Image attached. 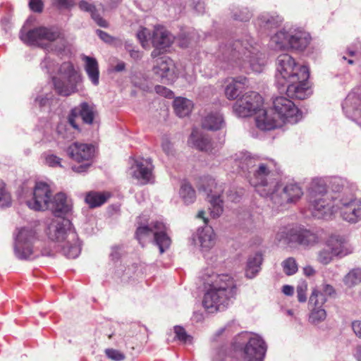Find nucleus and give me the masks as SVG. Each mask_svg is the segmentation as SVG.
Wrapping results in <instances>:
<instances>
[{"label": "nucleus", "mask_w": 361, "mask_h": 361, "mask_svg": "<svg viewBox=\"0 0 361 361\" xmlns=\"http://www.w3.org/2000/svg\"><path fill=\"white\" fill-rule=\"evenodd\" d=\"M345 286L348 288L354 287L361 283V269L356 268L350 270L343 279Z\"/></svg>", "instance_id": "obj_37"}, {"label": "nucleus", "mask_w": 361, "mask_h": 361, "mask_svg": "<svg viewBox=\"0 0 361 361\" xmlns=\"http://www.w3.org/2000/svg\"><path fill=\"white\" fill-rule=\"evenodd\" d=\"M328 298L325 297L324 293H322L318 289H313L309 300V306L314 307H322L323 305L327 301Z\"/></svg>", "instance_id": "obj_39"}, {"label": "nucleus", "mask_w": 361, "mask_h": 361, "mask_svg": "<svg viewBox=\"0 0 361 361\" xmlns=\"http://www.w3.org/2000/svg\"><path fill=\"white\" fill-rule=\"evenodd\" d=\"M207 200L211 204V214L214 218L219 217L223 212L222 200L220 195H208Z\"/></svg>", "instance_id": "obj_38"}, {"label": "nucleus", "mask_w": 361, "mask_h": 361, "mask_svg": "<svg viewBox=\"0 0 361 361\" xmlns=\"http://www.w3.org/2000/svg\"><path fill=\"white\" fill-rule=\"evenodd\" d=\"M334 257L335 256L329 248L322 249L318 252L317 259L323 264H328L333 260Z\"/></svg>", "instance_id": "obj_46"}, {"label": "nucleus", "mask_w": 361, "mask_h": 361, "mask_svg": "<svg viewBox=\"0 0 361 361\" xmlns=\"http://www.w3.org/2000/svg\"><path fill=\"white\" fill-rule=\"evenodd\" d=\"M281 265L284 273L288 276L293 275L298 271V264L293 257H288L285 259Z\"/></svg>", "instance_id": "obj_43"}, {"label": "nucleus", "mask_w": 361, "mask_h": 361, "mask_svg": "<svg viewBox=\"0 0 361 361\" xmlns=\"http://www.w3.org/2000/svg\"><path fill=\"white\" fill-rule=\"evenodd\" d=\"M149 226L153 232V240L162 254L171 245V239L166 233V226L160 221L152 222Z\"/></svg>", "instance_id": "obj_22"}, {"label": "nucleus", "mask_w": 361, "mask_h": 361, "mask_svg": "<svg viewBox=\"0 0 361 361\" xmlns=\"http://www.w3.org/2000/svg\"><path fill=\"white\" fill-rule=\"evenodd\" d=\"M35 231L32 229L22 228L19 229L15 238L14 252L20 259H30L34 254L33 243Z\"/></svg>", "instance_id": "obj_12"}, {"label": "nucleus", "mask_w": 361, "mask_h": 361, "mask_svg": "<svg viewBox=\"0 0 361 361\" xmlns=\"http://www.w3.org/2000/svg\"><path fill=\"white\" fill-rule=\"evenodd\" d=\"M189 144L196 147L200 151L205 152L207 153L213 152V143L210 138L205 135H197V132L193 130L188 140Z\"/></svg>", "instance_id": "obj_26"}, {"label": "nucleus", "mask_w": 361, "mask_h": 361, "mask_svg": "<svg viewBox=\"0 0 361 361\" xmlns=\"http://www.w3.org/2000/svg\"><path fill=\"white\" fill-rule=\"evenodd\" d=\"M290 35V34L283 30L276 32L271 38L272 46H274L276 49H284L289 47Z\"/></svg>", "instance_id": "obj_34"}, {"label": "nucleus", "mask_w": 361, "mask_h": 361, "mask_svg": "<svg viewBox=\"0 0 361 361\" xmlns=\"http://www.w3.org/2000/svg\"><path fill=\"white\" fill-rule=\"evenodd\" d=\"M29 8L35 13H42L44 9V3L42 0H30Z\"/></svg>", "instance_id": "obj_51"}, {"label": "nucleus", "mask_w": 361, "mask_h": 361, "mask_svg": "<svg viewBox=\"0 0 361 361\" xmlns=\"http://www.w3.org/2000/svg\"><path fill=\"white\" fill-rule=\"evenodd\" d=\"M307 289V283L305 281L301 282L298 285L296 292L298 300L300 302H305L307 300L306 291Z\"/></svg>", "instance_id": "obj_50"}, {"label": "nucleus", "mask_w": 361, "mask_h": 361, "mask_svg": "<svg viewBox=\"0 0 361 361\" xmlns=\"http://www.w3.org/2000/svg\"><path fill=\"white\" fill-rule=\"evenodd\" d=\"M75 4V0H51V5L57 9H70Z\"/></svg>", "instance_id": "obj_48"}, {"label": "nucleus", "mask_w": 361, "mask_h": 361, "mask_svg": "<svg viewBox=\"0 0 361 361\" xmlns=\"http://www.w3.org/2000/svg\"><path fill=\"white\" fill-rule=\"evenodd\" d=\"M192 1H193L192 4H194L195 10L198 13H204V2L201 1H197V2H195V0H192Z\"/></svg>", "instance_id": "obj_62"}, {"label": "nucleus", "mask_w": 361, "mask_h": 361, "mask_svg": "<svg viewBox=\"0 0 361 361\" xmlns=\"http://www.w3.org/2000/svg\"><path fill=\"white\" fill-rule=\"evenodd\" d=\"M311 313L309 317V321L313 324H318L323 322L326 317V310L322 307H310Z\"/></svg>", "instance_id": "obj_40"}, {"label": "nucleus", "mask_w": 361, "mask_h": 361, "mask_svg": "<svg viewBox=\"0 0 361 361\" xmlns=\"http://www.w3.org/2000/svg\"><path fill=\"white\" fill-rule=\"evenodd\" d=\"M123 254V247L121 246L115 245L111 247L110 257L114 261L118 260Z\"/></svg>", "instance_id": "obj_53"}, {"label": "nucleus", "mask_w": 361, "mask_h": 361, "mask_svg": "<svg viewBox=\"0 0 361 361\" xmlns=\"http://www.w3.org/2000/svg\"><path fill=\"white\" fill-rule=\"evenodd\" d=\"M276 80L278 85L286 87L289 97L305 99L308 90L309 69L305 66L296 63L288 54H280L276 59Z\"/></svg>", "instance_id": "obj_4"}, {"label": "nucleus", "mask_w": 361, "mask_h": 361, "mask_svg": "<svg viewBox=\"0 0 361 361\" xmlns=\"http://www.w3.org/2000/svg\"><path fill=\"white\" fill-rule=\"evenodd\" d=\"M153 235L152 228L149 226H139L135 232V237L140 244L147 238H151Z\"/></svg>", "instance_id": "obj_44"}, {"label": "nucleus", "mask_w": 361, "mask_h": 361, "mask_svg": "<svg viewBox=\"0 0 361 361\" xmlns=\"http://www.w3.org/2000/svg\"><path fill=\"white\" fill-rule=\"evenodd\" d=\"M322 293H324L325 297H332L336 294L334 288L329 284H322L319 289Z\"/></svg>", "instance_id": "obj_52"}, {"label": "nucleus", "mask_w": 361, "mask_h": 361, "mask_svg": "<svg viewBox=\"0 0 361 361\" xmlns=\"http://www.w3.org/2000/svg\"><path fill=\"white\" fill-rule=\"evenodd\" d=\"M289 47L298 51H303L309 44L310 37L308 33L299 30L289 36Z\"/></svg>", "instance_id": "obj_28"}, {"label": "nucleus", "mask_w": 361, "mask_h": 361, "mask_svg": "<svg viewBox=\"0 0 361 361\" xmlns=\"http://www.w3.org/2000/svg\"><path fill=\"white\" fill-rule=\"evenodd\" d=\"M91 166V164L87 163L85 164H81L80 166H72V169L73 171L77 173H82L87 171V169Z\"/></svg>", "instance_id": "obj_61"}, {"label": "nucleus", "mask_w": 361, "mask_h": 361, "mask_svg": "<svg viewBox=\"0 0 361 361\" xmlns=\"http://www.w3.org/2000/svg\"><path fill=\"white\" fill-rule=\"evenodd\" d=\"M80 81V76L71 62L63 63L59 68L58 75L53 78L56 92L63 97L76 92Z\"/></svg>", "instance_id": "obj_9"}, {"label": "nucleus", "mask_w": 361, "mask_h": 361, "mask_svg": "<svg viewBox=\"0 0 361 361\" xmlns=\"http://www.w3.org/2000/svg\"><path fill=\"white\" fill-rule=\"evenodd\" d=\"M352 328L355 335L361 338V321H355L352 323Z\"/></svg>", "instance_id": "obj_60"}, {"label": "nucleus", "mask_w": 361, "mask_h": 361, "mask_svg": "<svg viewBox=\"0 0 361 361\" xmlns=\"http://www.w3.org/2000/svg\"><path fill=\"white\" fill-rule=\"evenodd\" d=\"M68 155L73 160L80 162L90 160L94 152L93 145L74 142L67 148Z\"/></svg>", "instance_id": "obj_20"}, {"label": "nucleus", "mask_w": 361, "mask_h": 361, "mask_svg": "<svg viewBox=\"0 0 361 361\" xmlns=\"http://www.w3.org/2000/svg\"><path fill=\"white\" fill-rule=\"evenodd\" d=\"M149 35V30L147 28H142L137 33V37L140 40L142 46L145 47V43L147 40V37Z\"/></svg>", "instance_id": "obj_55"}, {"label": "nucleus", "mask_w": 361, "mask_h": 361, "mask_svg": "<svg viewBox=\"0 0 361 361\" xmlns=\"http://www.w3.org/2000/svg\"><path fill=\"white\" fill-rule=\"evenodd\" d=\"M109 197L107 193L90 191L87 193L85 201L90 208H95L104 204Z\"/></svg>", "instance_id": "obj_33"}, {"label": "nucleus", "mask_w": 361, "mask_h": 361, "mask_svg": "<svg viewBox=\"0 0 361 361\" xmlns=\"http://www.w3.org/2000/svg\"><path fill=\"white\" fill-rule=\"evenodd\" d=\"M224 126V120L221 114L218 112L208 114L202 120L203 128L209 130H217Z\"/></svg>", "instance_id": "obj_30"}, {"label": "nucleus", "mask_w": 361, "mask_h": 361, "mask_svg": "<svg viewBox=\"0 0 361 361\" xmlns=\"http://www.w3.org/2000/svg\"><path fill=\"white\" fill-rule=\"evenodd\" d=\"M332 192L337 194L332 196L326 190V185L322 180H314L309 189L308 198L312 210V215L322 219L331 214L332 200L341 202L343 196L353 195L355 185L348 180L340 177H334L329 182Z\"/></svg>", "instance_id": "obj_3"}, {"label": "nucleus", "mask_w": 361, "mask_h": 361, "mask_svg": "<svg viewBox=\"0 0 361 361\" xmlns=\"http://www.w3.org/2000/svg\"><path fill=\"white\" fill-rule=\"evenodd\" d=\"M361 102L359 96L354 92L348 94L343 103V110L346 116L355 121L361 126V109H358Z\"/></svg>", "instance_id": "obj_19"}, {"label": "nucleus", "mask_w": 361, "mask_h": 361, "mask_svg": "<svg viewBox=\"0 0 361 361\" xmlns=\"http://www.w3.org/2000/svg\"><path fill=\"white\" fill-rule=\"evenodd\" d=\"M153 165L150 159L134 160L130 167V174L142 184L150 182L152 178Z\"/></svg>", "instance_id": "obj_17"}, {"label": "nucleus", "mask_w": 361, "mask_h": 361, "mask_svg": "<svg viewBox=\"0 0 361 361\" xmlns=\"http://www.w3.org/2000/svg\"><path fill=\"white\" fill-rule=\"evenodd\" d=\"M195 244H200L202 249L206 250L214 245V232L211 227L198 228L197 233L193 236Z\"/></svg>", "instance_id": "obj_24"}, {"label": "nucleus", "mask_w": 361, "mask_h": 361, "mask_svg": "<svg viewBox=\"0 0 361 361\" xmlns=\"http://www.w3.org/2000/svg\"><path fill=\"white\" fill-rule=\"evenodd\" d=\"M207 291L202 304L209 313L223 311L235 295V284L228 274L212 273L204 278Z\"/></svg>", "instance_id": "obj_5"}, {"label": "nucleus", "mask_w": 361, "mask_h": 361, "mask_svg": "<svg viewBox=\"0 0 361 361\" xmlns=\"http://www.w3.org/2000/svg\"><path fill=\"white\" fill-rule=\"evenodd\" d=\"M263 104L262 97L255 92L245 93L233 105V111L239 117H247L257 112L262 115L264 109H261Z\"/></svg>", "instance_id": "obj_11"}, {"label": "nucleus", "mask_w": 361, "mask_h": 361, "mask_svg": "<svg viewBox=\"0 0 361 361\" xmlns=\"http://www.w3.org/2000/svg\"><path fill=\"white\" fill-rule=\"evenodd\" d=\"M326 245L334 255L339 258L345 257L353 251V248L347 238L339 234L331 235Z\"/></svg>", "instance_id": "obj_16"}, {"label": "nucleus", "mask_w": 361, "mask_h": 361, "mask_svg": "<svg viewBox=\"0 0 361 361\" xmlns=\"http://www.w3.org/2000/svg\"><path fill=\"white\" fill-rule=\"evenodd\" d=\"M161 147L167 155H170L173 153V145L167 137L162 138Z\"/></svg>", "instance_id": "obj_56"}, {"label": "nucleus", "mask_w": 361, "mask_h": 361, "mask_svg": "<svg viewBox=\"0 0 361 361\" xmlns=\"http://www.w3.org/2000/svg\"><path fill=\"white\" fill-rule=\"evenodd\" d=\"M61 158H59L57 156L54 155V154L48 155L46 157L47 164H48L49 166H51V167H55L57 166H61Z\"/></svg>", "instance_id": "obj_54"}, {"label": "nucleus", "mask_w": 361, "mask_h": 361, "mask_svg": "<svg viewBox=\"0 0 361 361\" xmlns=\"http://www.w3.org/2000/svg\"><path fill=\"white\" fill-rule=\"evenodd\" d=\"M179 194L184 203L186 204L194 202L196 198L195 191L192 185L187 181L181 183Z\"/></svg>", "instance_id": "obj_35"}, {"label": "nucleus", "mask_w": 361, "mask_h": 361, "mask_svg": "<svg viewBox=\"0 0 361 361\" xmlns=\"http://www.w3.org/2000/svg\"><path fill=\"white\" fill-rule=\"evenodd\" d=\"M319 240L317 231L298 224L281 227L275 236L276 243L283 247L299 245L304 248H310L317 245Z\"/></svg>", "instance_id": "obj_8"}, {"label": "nucleus", "mask_w": 361, "mask_h": 361, "mask_svg": "<svg viewBox=\"0 0 361 361\" xmlns=\"http://www.w3.org/2000/svg\"><path fill=\"white\" fill-rule=\"evenodd\" d=\"M262 255L260 252H256L249 256L245 267V276L249 279H253L261 269L262 263Z\"/></svg>", "instance_id": "obj_29"}, {"label": "nucleus", "mask_w": 361, "mask_h": 361, "mask_svg": "<svg viewBox=\"0 0 361 361\" xmlns=\"http://www.w3.org/2000/svg\"><path fill=\"white\" fill-rule=\"evenodd\" d=\"M78 7L82 11L90 13L92 9H94L95 6L86 1H80L78 4Z\"/></svg>", "instance_id": "obj_57"}, {"label": "nucleus", "mask_w": 361, "mask_h": 361, "mask_svg": "<svg viewBox=\"0 0 361 361\" xmlns=\"http://www.w3.org/2000/svg\"><path fill=\"white\" fill-rule=\"evenodd\" d=\"M11 205V196L6 188L5 183L0 180V207H8Z\"/></svg>", "instance_id": "obj_42"}, {"label": "nucleus", "mask_w": 361, "mask_h": 361, "mask_svg": "<svg viewBox=\"0 0 361 361\" xmlns=\"http://www.w3.org/2000/svg\"><path fill=\"white\" fill-rule=\"evenodd\" d=\"M173 109L177 116L185 117L190 114L193 104L192 101L184 97H177L173 101Z\"/></svg>", "instance_id": "obj_32"}, {"label": "nucleus", "mask_w": 361, "mask_h": 361, "mask_svg": "<svg viewBox=\"0 0 361 361\" xmlns=\"http://www.w3.org/2000/svg\"><path fill=\"white\" fill-rule=\"evenodd\" d=\"M257 20L261 27L269 29L279 26L283 22V18L279 16L263 14L258 18Z\"/></svg>", "instance_id": "obj_36"}, {"label": "nucleus", "mask_w": 361, "mask_h": 361, "mask_svg": "<svg viewBox=\"0 0 361 361\" xmlns=\"http://www.w3.org/2000/svg\"><path fill=\"white\" fill-rule=\"evenodd\" d=\"M155 90L158 94L163 95L165 97H171L173 94L172 91L161 85H157L155 87Z\"/></svg>", "instance_id": "obj_58"}, {"label": "nucleus", "mask_w": 361, "mask_h": 361, "mask_svg": "<svg viewBox=\"0 0 361 361\" xmlns=\"http://www.w3.org/2000/svg\"><path fill=\"white\" fill-rule=\"evenodd\" d=\"M96 32L99 37L106 43H111L114 41V38L109 35L107 32L101 30H97Z\"/></svg>", "instance_id": "obj_59"}, {"label": "nucleus", "mask_w": 361, "mask_h": 361, "mask_svg": "<svg viewBox=\"0 0 361 361\" xmlns=\"http://www.w3.org/2000/svg\"><path fill=\"white\" fill-rule=\"evenodd\" d=\"M90 14L92 19L96 23V24L98 26L104 28L109 27L108 22L100 16L99 11L97 9L96 6L94 7V9H92V11H91Z\"/></svg>", "instance_id": "obj_47"}, {"label": "nucleus", "mask_w": 361, "mask_h": 361, "mask_svg": "<svg viewBox=\"0 0 361 361\" xmlns=\"http://www.w3.org/2000/svg\"><path fill=\"white\" fill-rule=\"evenodd\" d=\"M173 36L162 27H156L152 37L153 47H169L173 42Z\"/></svg>", "instance_id": "obj_27"}, {"label": "nucleus", "mask_w": 361, "mask_h": 361, "mask_svg": "<svg viewBox=\"0 0 361 361\" xmlns=\"http://www.w3.org/2000/svg\"><path fill=\"white\" fill-rule=\"evenodd\" d=\"M48 209L51 210L56 216L62 217L71 211L72 204L64 193L59 192L51 199Z\"/></svg>", "instance_id": "obj_23"}, {"label": "nucleus", "mask_w": 361, "mask_h": 361, "mask_svg": "<svg viewBox=\"0 0 361 361\" xmlns=\"http://www.w3.org/2000/svg\"><path fill=\"white\" fill-rule=\"evenodd\" d=\"M48 236L52 241L61 243L62 254L75 259L80 253L81 247L78 235L67 219H56L48 226Z\"/></svg>", "instance_id": "obj_7"}, {"label": "nucleus", "mask_w": 361, "mask_h": 361, "mask_svg": "<svg viewBox=\"0 0 361 361\" xmlns=\"http://www.w3.org/2000/svg\"><path fill=\"white\" fill-rule=\"evenodd\" d=\"M341 217L350 224L361 221V199L350 196H343L338 205Z\"/></svg>", "instance_id": "obj_13"}, {"label": "nucleus", "mask_w": 361, "mask_h": 361, "mask_svg": "<svg viewBox=\"0 0 361 361\" xmlns=\"http://www.w3.org/2000/svg\"><path fill=\"white\" fill-rule=\"evenodd\" d=\"M51 191L45 183H37L33 190V197L26 204L35 211H44L49 209L51 200Z\"/></svg>", "instance_id": "obj_14"}, {"label": "nucleus", "mask_w": 361, "mask_h": 361, "mask_svg": "<svg viewBox=\"0 0 361 361\" xmlns=\"http://www.w3.org/2000/svg\"><path fill=\"white\" fill-rule=\"evenodd\" d=\"M247 84V80L245 77L240 76L232 78L225 88L226 97L230 100L235 99Z\"/></svg>", "instance_id": "obj_25"}, {"label": "nucleus", "mask_w": 361, "mask_h": 361, "mask_svg": "<svg viewBox=\"0 0 361 361\" xmlns=\"http://www.w3.org/2000/svg\"><path fill=\"white\" fill-rule=\"evenodd\" d=\"M60 36L59 30L54 27H39L27 32L21 30L20 39L26 44L43 47L48 42H54Z\"/></svg>", "instance_id": "obj_10"}, {"label": "nucleus", "mask_w": 361, "mask_h": 361, "mask_svg": "<svg viewBox=\"0 0 361 361\" xmlns=\"http://www.w3.org/2000/svg\"><path fill=\"white\" fill-rule=\"evenodd\" d=\"M95 116L94 107L87 102H82L79 106H75L71 109L68 117V123L75 129H78L79 127L75 122L78 117H80L82 121L86 124H92Z\"/></svg>", "instance_id": "obj_18"}, {"label": "nucleus", "mask_w": 361, "mask_h": 361, "mask_svg": "<svg viewBox=\"0 0 361 361\" xmlns=\"http://www.w3.org/2000/svg\"><path fill=\"white\" fill-rule=\"evenodd\" d=\"M176 338L184 343H192V338L187 334L186 331L180 326H174Z\"/></svg>", "instance_id": "obj_45"}, {"label": "nucleus", "mask_w": 361, "mask_h": 361, "mask_svg": "<svg viewBox=\"0 0 361 361\" xmlns=\"http://www.w3.org/2000/svg\"><path fill=\"white\" fill-rule=\"evenodd\" d=\"M274 116L267 111L255 118L256 126L262 130H271L280 128L285 123L295 124L302 118V113L290 99L285 97H277L273 100Z\"/></svg>", "instance_id": "obj_6"}, {"label": "nucleus", "mask_w": 361, "mask_h": 361, "mask_svg": "<svg viewBox=\"0 0 361 361\" xmlns=\"http://www.w3.org/2000/svg\"><path fill=\"white\" fill-rule=\"evenodd\" d=\"M249 173H253L250 180L256 191L262 197H269L276 205H283L295 202L303 195L301 187L295 183L281 186L275 177L278 173L276 164L273 160L255 164V160L249 158L245 160Z\"/></svg>", "instance_id": "obj_1"}, {"label": "nucleus", "mask_w": 361, "mask_h": 361, "mask_svg": "<svg viewBox=\"0 0 361 361\" xmlns=\"http://www.w3.org/2000/svg\"><path fill=\"white\" fill-rule=\"evenodd\" d=\"M154 73L159 77L164 82H172L176 78L174 65L171 59L166 56L159 58L156 60L154 66Z\"/></svg>", "instance_id": "obj_21"}, {"label": "nucleus", "mask_w": 361, "mask_h": 361, "mask_svg": "<svg viewBox=\"0 0 361 361\" xmlns=\"http://www.w3.org/2000/svg\"><path fill=\"white\" fill-rule=\"evenodd\" d=\"M218 58L223 63L222 68L237 67L246 73H261L267 63L265 55L259 51L258 45L249 35L243 39L221 45Z\"/></svg>", "instance_id": "obj_2"}, {"label": "nucleus", "mask_w": 361, "mask_h": 361, "mask_svg": "<svg viewBox=\"0 0 361 361\" xmlns=\"http://www.w3.org/2000/svg\"><path fill=\"white\" fill-rule=\"evenodd\" d=\"M83 61H85V70L90 80L94 85H97L99 78L97 61L96 59L87 56L83 57Z\"/></svg>", "instance_id": "obj_31"}, {"label": "nucleus", "mask_w": 361, "mask_h": 361, "mask_svg": "<svg viewBox=\"0 0 361 361\" xmlns=\"http://www.w3.org/2000/svg\"><path fill=\"white\" fill-rule=\"evenodd\" d=\"M49 99L47 97L39 96L36 98L35 102L39 106L42 107L49 104Z\"/></svg>", "instance_id": "obj_63"}, {"label": "nucleus", "mask_w": 361, "mask_h": 361, "mask_svg": "<svg viewBox=\"0 0 361 361\" xmlns=\"http://www.w3.org/2000/svg\"><path fill=\"white\" fill-rule=\"evenodd\" d=\"M252 13L247 8H237L232 11V18L241 22L249 21Z\"/></svg>", "instance_id": "obj_41"}, {"label": "nucleus", "mask_w": 361, "mask_h": 361, "mask_svg": "<svg viewBox=\"0 0 361 361\" xmlns=\"http://www.w3.org/2000/svg\"><path fill=\"white\" fill-rule=\"evenodd\" d=\"M267 348V345L261 337L257 335L250 337L243 348V361H263Z\"/></svg>", "instance_id": "obj_15"}, {"label": "nucleus", "mask_w": 361, "mask_h": 361, "mask_svg": "<svg viewBox=\"0 0 361 361\" xmlns=\"http://www.w3.org/2000/svg\"><path fill=\"white\" fill-rule=\"evenodd\" d=\"M282 292L286 295H292L293 294V293H294V288L291 286L285 285V286H283Z\"/></svg>", "instance_id": "obj_64"}, {"label": "nucleus", "mask_w": 361, "mask_h": 361, "mask_svg": "<svg viewBox=\"0 0 361 361\" xmlns=\"http://www.w3.org/2000/svg\"><path fill=\"white\" fill-rule=\"evenodd\" d=\"M105 354L108 358L114 361H122L126 358V356L123 353L114 348L106 349Z\"/></svg>", "instance_id": "obj_49"}]
</instances>
